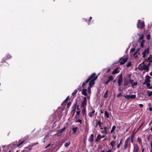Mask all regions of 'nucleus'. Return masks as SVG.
<instances>
[{"mask_svg":"<svg viewBox=\"0 0 152 152\" xmlns=\"http://www.w3.org/2000/svg\"><path fill=\"white\" fill-rule=\"evenodd\" d=\"M113 77L112 76H110L108 77V80H109V81H112L113 80Z\"/></svg>","mask_w":152,"mask_h":152,"instance_id":"nucleus-38","label":"nucleus"},{"mask_svg":"<svg viewBox=\"0 0 152 152\" xmlns=\"http://www.w3.org/2000/svg\"><path fill=\"white\" fill-rule=\"evenodd\" d=\"M94 136L93 134H91L88 140L90 142H92L94 141Z\"/></svg>","mask_w":152,"mask_h":152,"instance_id":"nucleus-12","label":"nucleus"},{"mask_svg":"<svg viewBox=\"0 0 152 152\" xmlns=\"http://www.w3.org/2000/svg\"><path fill=\"white\" fill-rule=\"evenodd\" d=\"M147 83V86L148 87H149L150 86V83Z\"/></svg>","mask_w":152,"mask_h":152,"instance_id":"nucleus-50","label":"nucleus"},{"mask_svg":"<svg viewBox=\"0 0 152 152\" xmlns=\"http://www.w3.org/2000/svg\"><path fill=\"white\" fill-rule=\"evenodd\" d=\"M130 82V83L132 84L133 83V82L134 81V80H129Z\"/></svg>","mask_w":152,"mask_h":152,"instance_id":"nucleus-51","label":"nucleus"},{"mask_svg":"<svg viewBox=\"0 0 152 152\" xmlns=\"http://www.w3.org/2000/svg\"><path fill=\"white\" fill-rule=\"evenodd\" d=\"M148 60L149 62H152V56L151 55L148 57Z\"/></svg>","mask_w":152,"mask_h":152,"instance_id":"nucleus-23","label":"nucleus"},{"mask_svg":"<svg viewBox=\"0 0 152 152\" xmlns=\"http://www.w3.org/2000/svg\"><path fill=\"white\" fill-rule=\"evenodd\" d=\"M138 51H139V50H137L136 51H135L134 52V53H133V55L134 56L136 54H137L138 53Z\"/></svg>","mask_w":152,"mask_h":152,"instance_id":"nucleus-44","label":"nucleus"},{"mask_svg":"<svg viewBox=\"0 0 152 152\" xmlns=\"http://www.w3.org/2000/svg\"><path fill=\"white\" fill-rule=\"evenodd\" d=\"M115 143V142L114 141H112L111 142L110 144L112 146V148H113L114 146V145Z\"/></svg>","mask_w":152,"mask_h":152,"instance_id":"nucleus-24","label":"nucleus"},{"mask_svg":"<svg viewBox=\"0 0 152 152\" xmlns=\"http://www.w3.org/2000/svg\"><path fill=\"white\" fill-rule=\"evenodd\" d=\"M102 124V123L100 121L96 119L95 120V122L94 123V126L95 128H97L99 127H101Z\"/></svg>","mask_w":152,"mask_h":152,"instance_id":"nucleus-4","label":"nucleus"},{"mask_svg":"<svg viewBox=\"0 0 152 152\" xmlns=\"http://www.w3.org/2000/svg\"><path fill=\"white\" fill-rule=\"evenodd\" d=\"M149 52V49L148 47L144 50L142 52V57L145 58L147 56Z\"/></svg>","mask_w":152,"mask_h":152,"instance_id":"nucleus-3","label":"nucleus"},{"mask_svg":"<svg viewBox=\"0 0 152 152\" xmlns=\"http://www.w3.org/2000/svg\"><path fill=\"white\" fill-rule=\"evenodd\" d=\"M132 84V87H134L135 86H136L137 84V82H134Z\"/></svg>","mask_w":152,"mask_h":152,"instance_id":"nucleus-36","label":"nucleus"},{"mask_svg":"<svg viewBox=\"0 0 152 152\" xmlns=\"http://www.w3.org/2000/svg\"><path fill=\"white\" fill-rule=\"evenodd\" d=\"M104 116L105 117L107 118H108L109 117V114L106 111H105L104 113Z\"/></svg>","mask_w":152,"mask_h":152,"instance_id":"nucleus-19","label":"nucleus"},{"mask_svg":"<svg viewBox=\"0 0 152 152\" xmlns=\"http://www.w3.org/2000/svg\"><path fill=\"white\" fill-rule=\"evenodd\" d=\"M95 110L93 109L91 111H89L88 113V116L90 118H92L94 115H95Z\"/></svg>","mask_w":152,"mask_h":152,"instance_id":"nucleus-8","label":"nucleus"},{"mask_svg":"<svg viewBox=\"0 0 152 152\" xmlns=\"http://www.w3.org/2000/svg\"><path fill=\"white\" fill-rule=\"evenodd\" d=\"M144 35L142 34L140 36V37L139 38L138 40L139 41L141 40L144 38Z\"/></svg>","mask_w":152,"mask_h":152,"instance_id":"nucleus-26","label":"nucleus"},{"mask_svg":"<svg viewBox=\"0 0 152 152\" xmlns=\"http://www.w3.org/2000/svg\"><path fill=\"white\" fill-rule=\"evenodd\" d=\"M102 138V136L100 134H98L97 136L96 141H99Z\"/></svg>","mask_w":152,"mask_h":152,"instance_id":"nucleus-20","label":"nucleus"},{"mask_svg":"<svg viewBox=\"0 0 152 152\" xmlns=\"http://www.w3.org/2000/svg\"><path fill=\"white\" fill-rule=\"evenodd\" d=\"M69 96H68L66 98V99L64 101V102L62 103V104H66V102L68 101V100L69 99Z\"/></svg>","mask_w":152,"mask_h":152,"instance_id":"nucleus-35","label":"nucleus"},{"mask_svg":"<svg viewBox=\"0 0 152 152\" xmlns=\"http://www.w3.org/2000/svg\"><path fill=\"white\" fill-rule=\"evenodd\" d=\"M131 62H129L127 63V64L126 65L127 66V67H129L131 66Z\"/></svg>","mask_w":152,"mask_h":152,"instance_id":"nucleus-43","label":"nucleus"},{"mask_svg":"<svg viewBox=\"0 0 152 152\" xmlns=\"http://www.w3.org/2000/svg\"><path fill=\"white\" fill-rule=\"evenodd\" d=\"M128 143V140H127L126 141L125 144L124 145V149H126L127 147Z\"/></svg>","mask_w":152,"mask_h":152,"instance_id":"nucleus-17","label":"nucleus"},{"mask_svg":"<svg viewBox=\"0 0 152 152\" xmlns=\"http://www.w3.org/2000/svg\"><path fill=\"white\" fill-rule=\"evenodd\" d=\"M131 74H128V77L129 79H130V77H131Z\"/></svg>","mask_w":152,"mask_h":152,"instance_id":"nucleus-53","label":"nucleus"},{"mask_svg":"<svg viewBox=\"0 0 152 152\" xmlns=\"http://www.w3.org/2000/svg\"><path fill=\"white\" fill-rule=\"evenodd\" d=\"M82 94L83 95L86 96L87 95V89H84L82 90Z\"/></svg>","mask_w":152,"mask_h":152,"instance_id":"nucleus-15","label":"nucleus"},{"mask_svg":"<svg viewBox=\"0 0 152 152\" xmlns=\"http://www.w3.org/2000/svg\"><path fill=\"white\" fill-rule=\"evenodd\" d=\"M91 88L90 87H88V93L90 94H91Z\"/></svg>","mask_w":152,"mask_h":152,"instance_id":"nucleus-42","label":"nucleus"},{"mask_svg":"<svg viewBox=\"0 0 152 152\" xmlns=\"http://www.w3.org/2000/svg\"><path fill=\"white\" fill-rule=\"evenodd\" d=\"M149 110L150 111H152V107H150L149 108Z\"/></svg>","mask_w":152,"mask_h":152,"instance_id":"nucleus-56","label":"nucleus"},{"mask_svg":"<svg viewBox=\"0 0 152 152\" xmlns=\"http://www.w3.org/2000/svg\"><path fill=\"white\" fill-rule=\"evenodd\" d=\"M82 108V113L83 115H84L86 113V108Z\"/></svg>","mask_w":152,"mask_h":152,"instance_id":"nucleus-29","label":"nucleus"},{"mask_svg":"<svg viewBox=\"0 0 152 152\" xmlns=\"http://www.w3.org/2000/svg\"><path fill=\"white\" fill-rule=\"evenodd\" d=\"M70 142H66L65 143L64 145V146L65 147H67L70 145Z\"/></svg>","mask_w":152,"mask_h":152,"instance_id":"nucleus-41","label":"nucleus"},{"mask_svg":"<svg viewBox=\"0 0 152 152\" xmlns=\"http://www.w3.org/2000/svg\"><path fill=\"white\" fill-rule=\"evenodd\" d=\"M139 150V147L137 144H134V145L133 152H137Z\"/></svg>","mask_w":152,"mask_h":152,"instance_id":"nucleus-10","label":"nucleus"},{"mask_svg":"<svg viewBox=\"0 0 152 152\" xmlns=\"http://www.w3.org/2000/svg\"><path fill=\"white\" fill-rule=\"evenodd\" d=\"M122 96V94L121 93H119L118 94V95H117V97L118 98L119 97L121 96Z\"/></svg>","mask_w":152,"mask_h":152,"instance_id":"nucleus-47","label":"nucleus"},{"mask_svg":"<svg viewBox=\"0 0 152 152\" xmlns=\"http://www.w3.org/2000/svg\"><path fill=\"white\" fill-rule=\"evenodd\" d=\"M148 97L151 96H152V91H148L147 94Z\"/></svg>","mask_w":152,"mask_h":152,"instance_id":"nucleus-21","label":"nucleus"},{"mask_svg":"<svg viewBox=\"0 0 152 152\" xmlns=\"http://www.w3.org/2000/svg\"><path fill=\"white\" fill-rule=\"evenodd\" d=\"M71 104V103L70 102H69L67 103V107L68 108L70 106V105Z\"/></svg>","mask_w":152,"mask_h":152,"instance_id":"nucleus-45","label":"nucleus"},{"mask_svg":"<svg viewBox=\"0 0 152 152\" xmlns=\"http://www.w3.org/2000/svg\"><path fill=\"white\" fill-rule=\"evenodd\" d=\"M65 129V127H64L63 129H61L60 130L61 132H63L64 130Z\"/></svg>","mask_w":152,"mask_h":152,"instance_id":"nucleus-49","label":"nucleus"},{"mask_svg":"<svg viewBox=\"0 0 152 152\" xmlns=\"http://www.w3.org/2000/svg\"><path fill=\"white\" fill-rule=\"evenodd\" d=\"M77 90H75V91L72 94V95L74 97L75 96L76 94L77 93Z\"/></svg>","mask_w":152,"mask_h":152,"instance_id":"nucleus-30","label":"nucleus"},{"mask_svg":"<svg viewBox=\"0 0 152 152\" xmlns=\"http://www.w3.org/2000/svg\"><path fill=\"white\" fill-rule=\"evenodd\" d=\"M38 142H37L36 143H32L30 145H29L28 147H29V151H30L32 149V147L38 144Z\"/></svg>","mask_w":152,"mask_h":152,"instance_id":"nucleus-13","label":"nucleus"},{"mask_svg":"<svg viewBox=\"0 0 152 152\" xmlns=\"http://www.w3.org/2000/svg\"><path fill=\"white\" fill-rule=\"evenodd\" d=\"M62 132H61V131L60 130H59L58 131L57 134H56L57 135V136L58 137H59L62 134Z\"/></svg>","mask_w":152,"mask_h":152,"instance_id":"nucleus-22","label":"nucleus"},{"mask_svg":"<svg viewBox=\"0 0 152 152\" xmlns=\"http://www.w3.org/2000/svg\"><path fill=\"white\" fill-rule=\"evenodd\" d=\"M151 37L150 35V34H148L146 36V39L148 40H149L150 39Z\"/></svg>","mask_w":152,"mask_h":152,"instance_id":"nucleus-37","label":"nucleus"},{"mask_svg":"<svg viewBox=\"0 0 152 152\" xmlns=\"http://www.w3.org/2000/svg\"><path fill=\"white\" fill-rule=\"evenodd\" d=\"M77 127H76L74 128H73L72 129V130L73 131V133H76V132L77 131Z\"/></svg>","mask_w":152,"mask_h":152,"instance_id":"nucleus-27","label":"nucleus"},{"mask_svg":"<svg viewBox=\"0 0 152 152\" xmlns=\"http://www.w3.org/2000/svg\"><path fill=\"white\" fill-rule=\"evenodd\" d=\"M80 111H78L77 112V115H78L80 113Z\"/></svg>","mask_w":152,"mask_h":152,"instance_id":"nucleus-59","label":"nucleus"},{"mask_svg":"<svg viewBox=\"0 0 152 152\" xmlns=\"http://www.w3.org/2000/svg\"><path fill=\"white\" fill-rule=\"evenodd\" d=\"M122 78L121 77H120L118 79V86H120L122 83Z\"/></svg>","mask_w":152,"mask_h":152,"instance_id":"nucleus-11","label":"nucleus"},{"mask_svg":"<svg viewBox=\"0 0 152 152\" xmlns=\"http://www.w3.org/2000/svg\"><path fill=\"white\" fill-rule=\"evenodd\" d=\"M129 84V81H126L124 83V86H127Z\"/></svg>","mask_w":152,"mask_h":152,"instance_id":"nucleus-40","label":"nucleus"},{"mask_svg":"<svg viewBox=\"0 0 152 152\" xmlns=\"http://www.w3.org/2000/svg\"><path fill=\"white\" fill-rule=\"evenodd\" d=\"M108 92V91L107 90L105 92V94H104V97L105 98H107V94Z\"/></svg>","mask_w":152,"mask_h":152,"instance_id":"nucleus-32","label":"nucleus"},{"mask_svg":"<svg viewBox=\"0 0 152 152\" xmlns=\"http://www.w3.org/2000/svg\"><path fill=\"white\" fill-rule=\"evenodd\" d=\"M77 104L76 103L72 107V111L74 112V113L76 108Z\"/></svg>","mask_w":152,"mask_h":152,"instance_id":"nucleus-18","label":"nucleus"},{"mask_svg":"<svg viewBox=\"0 0 152 152\" xmlns=\"http://www.w3.org/2000/svg\"><path fill=\"white\" fill-rule=\"evenodd\" d=\"M102 132L104 133V134H107V131L105 130L102 131Z\"/></svg>","mask_w":152,"mask_h":152,"instance_id":"nucleus-48","label":"nucleus"},{"mask_svg":"<svg viewBox=\"0 0 152 152\" xmlns=\"http://www.w3.org/2000/svg\"><path fill=\"white\" fill-rule=\"evenodd\" d=\"M105 137V135H102V138H104V137Z\"/></svg>","mask_w":152,"mask_h":152,"instance_id":"nucleus-62","label":"nucleus"},{"mask_svg":"<svg viewBox=\"0 0 152 152\" xmlns=\"http://www.w3.org/2000/svg\"><path fill=\"white\" fill-rule=\"evenodd\" d=\"M98 75L95 77L93 79H92L89 83V86L88 87H90L91 88L94 85L95 83L94 81L97 78Z\"/></svg>","mask_w":152,"mask_h":152,"instance_id":"nucleus-6","label":"nucleus"},{"mask_svg":"<svg viewBox=\"0 0 152 152\" xmlns=\"http://www.w3.org/2000/svg\"><path fill=\"white\" fill-rule=\"evenodd\" d=\"M51 145L50 144H48L45 147V148H47L48 147H49Z\"/></svg>","mask_w":152,"mask_h":152,"instance_id":"nucleus-54","label":"nucleus"},{"mask_svg":"<svg viewBox=\"0 0 152 152\" xmlns=\"http://www.w3.org/2000/svg\"><path fill=\"white\" fill-rule=\"evenodd\" d=\"M104 130L106 131L107 127L106 126L104 127Z\"/></svg>","mask_w":152,"mask_h":152,"instance_id":"nucleus-58","label":"nucleus"},{"mask_svg":"<svg viewBox=\"0 0 152 152\" xmlns=\"http://www.w3.org/2000/svg\"><path fill=\"white\" fill-rule=\"evenodd\" d=\"M76 122H79L80 124H81L82 123V120L80 119H78L77 121H76Z\"/></svg>","mask_w":152,"mask_h":152,"instance_id":"nucleus-46","label":"nucleus"},{"mask_svg":"<svg viewBox=\"0 0 152 152\" xmlns=\"http://www.w3.org/2000/svg\"><path fill=\"white\" fill-rule=\"evenodd\" d=\"M139 106L140 107H143V105L142 104H139Z\"/></svg>","mask_w":152,"mask_h":152,"instance_id":"nucleus-52","label":"nucleus"},{"mask_svg":"<svg viewBox=\"0 0 152 152\" xmlns=\"http://www.w3.org/2000/svg\"><path fill=\"white\" fill-rule=\"evenodd\" d=\"M99 128H100L101 129H103V128L102 127V126H101V127H99Z\"/></svg>","mask_w":152,"mask_h":152,"instance_id":"nucleus-63","label":"nucleus"},{"mask_svg":"<svg viewBox=\"0 0 152 152\" xmlns=\"http://www.w3.org/2000/svg\"><path fill=\"white\" fill-rule=\"evenodd\" d=\"M106 152H111V150H110L108 151H106Z\"/></svg>","mask_w":152,"mask_h":152,"instance_id":"nucleus-61","label":"nucleus"},{"mask_svg":"<svg viewBox=\"0 0 152 152\" xmlns=\"http://www.w3.org/2000/svg\"><path fill=\"white\" fill-rule=\"evenodd\" d=\"M122 139L120 142L118 144L117 146V148H119L121 146V145L122 143Z\"/></svg>","mask_w":152,"mask_h":152,"instance_id":"nucleus-39","label":"nucleus"},{"mask_svg":"<svg viewBox=\"0 0 152 152\" xmlns=\"http://www.w3.org/2000/svg\"><path fill=\"white\" fill-rule=\"evenodd\" d=\"M138 69L141 71L145 70V72H148L149 70L148 66L144 64H140L138 67Z\"/></svg>","mask_w":152,"mask_h":152,"instance_id":"nucleus-1","label":"nucleus"},{"mask_svg":"<svg viewBox=\"0 0 152 152\" xmlns=\"http://www.w3.org/2000/svg\"><path fill=\"white\" fill-rule=\"evenodd\" d=\"M95 75V73H92L91 75H90L87 80L86 81V82H84L83 83L82 86L83 88L85 87V85H86V84L88 83L92 78L94 77Z\"/></svg>","mask_w":152,"mask_h":152,"instance_id":"nucleus-2","label":"nucleus"},{"mask_svg":"<svg viewBox=\"0 0 152 152\" xmlns=\"http://www.w3.org/2000/svg\"><path fill=\"white\" fill-rule=\"evenodd\" d=\"M135 49L134 48L131 49L130 50V54L132 55H133L134 52L135 51Z\"/></svg>","mask_w":152,"mask_h":152,"instance_id":"nucleus-34","label":"nucleus"},{"mask_svg":"<svg viewBox=\"0 0 152 152\" xmlns=\"http://www.w3.org/2000/svg\"><path fill=\"white\" fill-rule=\"evenodd\" d=\"M87 105V98L86 97H84V99L82 102L81 104V107L82 108H86Z\"/></svg>","mask_w":152,"mask_h":152,"instance_id":"nucleus-5","label":"nucleus"},{"mask_svg":"<svg viewBox=\"0 0 152 152\" xmlns=\"http://www.w3.org/2000/svg\"><path fill=\"white\" fill-rule=\"evenodd\" d=\"M136 97V95H135L132 94L130 96V98L131 99H134Z\"/></svg>","mask_w":152,"mask_h":152,"instance_id":"nucleus-31","label":"nucleus"},{"mask_svg":"<svg viewBox=\"0 0 152 152\" xmlns=\"http://www.w3.org/2000/svg\"><path fill=\"white\" fill-rule=\"evenodd\" d=\"M118 68H117L114 70L112 72L113 74H116L119 72V71L118 70Z\"/></svg>","mask_w":152,"mask_h":152,"instance_id":"nucleus-16","label":"nucleus"},{"mask_svg":"<svg viewBox=\"0 0 152 152\" xmlns=\"http://www.w3.org/2000/svg\"><path fill=\"white\" fill-rule=\"evenodd\" d=\"M145 42V40H143L140 44V47L143 48L144 46V44Z\"/></svg>","mask_w":152,"mask_h":152,"instance_id":"nucleus-28","label":"nucleus"},{"mask_svg":"<svg viewBox=\"0 0 152 152\" xmlns=\"http://www.w3.org/2000/svg\"><path fill=\"white\" fill-rule=\"evenodd\" d=\"M122 58V61L120 62V64L121 65H123L128 60V57L124 56Z\"/></svg>","mask_w":152,"mask_h":152,"instance_id":"nucleus-9","label":"nucleus"},{"mask_svg":"<svg viewBox=\"0 0 152 152\" xmlns=\"http://www.w3.org/2000/svg\"><path fill=\"white\" fill-rule=\"evenodd\" d=\"M124 98L125 99H130V95H126V96H124Z\"/></svg>","mask_w":152,"mask_h":152,"instance_id":"nucleus-33","label":"nucleus"},{"mask_svg":"<svg viewBox=\"0 0 152 152\" xmlns=\"http://www.w3.org/2000/svg\"><path fill=\"white\" fill-rule=\"evenodd\" d=\"M150 77L149 75L146 76L145 79V83H149L150 81Z\"/></svg>","mask_w":152,"mask_h":152,"instance_id":"nucleus-14","label":"nucleus"},{"mask_svg":"<svg viewBox=\"0 0 152 152\" xmlns=\"http://www.w3.org/2000/svg\"><path fill=\"white\" fill-rule=\"evenodd\" d=\"M150 145L151 148H152V140L150 142Z\"/></svg>","mask_w":152,"mask_h":152,"instance_id":"nucleus-55","label":"nucleus"},{"mask_svg":"<svg viewBox=\"0 0 152 152\" xmlns=\"http://www.w3.org/2000/svg\"><path fill=\"white\" fill-rule=\"evenodd\" d=\"M110 81H109V80H108L106 82L105 84H107Z\"/></svg>","mask_w":152,"mask_h":152,"instance_id":"nucleus-57","label":"nucleus"},{"mask_svg":"<svg viewBox=\"0 0 152 152\" xmlns=\"http://www.w3.org/2000/svg\"><path fill=\"white\" fill-rule=\"evenodd\" d=\"M150 75L152 76V72H151L150 73Z\"/></svg>","mask_w":152,"mask_h":152,"instance_id":"nucleus-64","label":"nucleus"},{"mask_svg":"<svg viewBox=\"0 0 152 152\" xmlns=\"http://www.w3.org/2000/svg\"><path fill=\"white\" fill-rule=\"evenodd\" d=\"M115 128L116 127L115 125H114L113 126L112 129L110 131L111 133H113L114 132Z\"/></svg>","mask_w":152,"mask_h":152,"instance_id":"nucleus-25","label":"nucleus"},{"mask_svg":"<svg viewBox=\"0 0 152 152\" xmlns=\"http://www.w3.org/2000/svg\"><path fill=\"white\" fill-rule=\"evenodd\" d=\"M11 57V56L10 55H9L8 56L7 58H10Z\"/></svg>","mask_w":152,"mask_h":152,"instance_id":"nucleus-60","label":"nucleus"},{"mask_svg":"<svg viewBox=\"0 0 152 152\" xmlns=\"http://www.w3.org/2000/svg\"><path fill=\"white\" fill-rule=\"evenodd\" d=\"M145 26L144 24V22H140V20H139L138 21L137 24V28H142L144 27Z\"/></svg>","mask_w":152,"mask_h":152,"instance_id":"nucleus-7","label":"nucleus"}]
</instances>
